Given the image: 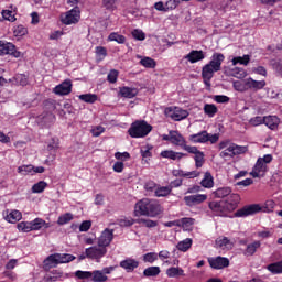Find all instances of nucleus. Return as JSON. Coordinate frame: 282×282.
<instances>
[{"mask_svg":"<svg viewBox=\"0 0 282 282\" xmlns=\"http://www.w3.org/2000/svg\"><path fill=\"white\" fill-rule=\"evenodd\" d=\"M162 140L170 141L172 145L181 149L186 144V139L178 131L171 130L170 134H163Z\"/></svg>","mask_w":282,"mask_h":282,"instance_id":"nucleus-8","label":"nucleus"},{"mask_svg":"<svg viewBox=\"0 0 282 282\" xmlns=\"http://www.w3.org/2000/svg\"><path fill=\"white\" fill-rule=\"evenodd\" d=\"M231 194V188L230 187H218L215 192H214V197L217 199H223L226 197H230Z\"/></svg>","mask_w":282,"mask_h":282,"instance_id":"nucleus-28","label":"nucleus"},{"mask_svg":"<svg viewBox=\"0 0 282 282\" xmlns=\"http://www.w3.org/2000/svg\"><path fill=\"white\" fill-rule=\"evenodd\" d=\"M251 62V57L249 55L243 56H235L231 59L232 66H237L238 64L242 66H248V64Z\"/></svg>","mask_w":282,"mask_h":282,"instance_id":"nucleus-34","label":"nucleus"},{"mask_svg":"<svg viewBox=\"0 0 282 282\" xmlns=\"http://www.w3.org/2000/svg\"><path fill=\"white\" fill-rule=\"evenodd\" d=\"M102 8L108 12H113L117 10V0H102Z\"/></svg>","mask_w":282,"mask_h":282,"instance_id":"nucleus-53","label":"nucleus"},{"mask_svg":"<svg viewBox=\"0 0 282 282\" xmlns=\"http://www.w3.org/2000/svg\"><path fill=\"white\" fill-rule=\"evenodd\" d=\"M208 263H209V267H212L214 270H221L230 265L229 259L220 256L208 259Z\"/></svg>","mask_w":282,"mask_h":282,"instance_id":"nucleus-14","label":"nucleus"},{"mask_svg":"<svg viewBox=\"0 0 282 282\" xmlns=\"http://www.w3.org/2000/svg\"><path fill=\"white\" fill-rule=\"evenodd\" d=\"M265 173H268V165L261 162V160H257L253 171L250 172L251 177H264Z\"/></svg>","mask_w":282,"mask_h":282,"instance_id":"nucleus-16","label":"nucleus"},{"mask_svg":"<svg viewBox=\"0 0 282 282\" xmlns=\"http://www.w3.org/2000/svg\"><path fill=\"white\" fill-rule=\"evenodd\" d=\"M28 34V29L23 24H18L13 28L14 36H25Z\"/></svg>","mask_w":282,"mask_h":282,"instance_id":"nucleus-54","label":"nucleus"},{"mask_svg":"<svg viewBox=\"0 0 282 282\" xmlns=\"http://www.w3.org/2000/svg\"><path fill=\"white\" fill-rule=\"evenodd\" d=\"M2 17L6 21H9L11 23H14L17 21V18L14 14H12V11L10 10H3L2 11Z\"/></svg>","mask_w":282,"mask_h":282,"instance_id":"nucleus-60","label":"nucleus"},{"mask_svg":"<svg viewBox=\"0 0 282 282\" xmlns=\"http://www.w3.org/2000/svg\"><path fill=\"white\" fill-rule=\"evenodd\" d=\"M214 100L217 102V104H229L230 101V98L225 96V95H216L214 97Z\"/></svg>","mask_w":282,"mask_h":282,"instance_id":"nucleus-64","label":"nucleus"},{"mask_svg":"<svg viewBox=\"0 0 282 282\" xmlns=\"http://www.w3.org/2000/svg\"><path fill=\"white\" fill-rule=\"evenodd\" d=\"M226 59V56L221 53H214L212 61H209L204 67L203 73L215 74L221 70V64Z\"/></svg>","mask_w":282,"mask_h":282,"instance_id":"nucleus-4","label":"nucleus"},{"mask_svg":"<svg viewBox=\"0 0 282 282\" xmlns=\"http://www.w3.org/2000/svg\"><path fill=\"white\" fill-rule=\"evenodd\" d=\"M23 215L18 209H13L11 212L6 210L4 220L10 224H15L21 220Z\"/></svg>","mask_w":282,"mask_h":282,"instance_id":"nucleus-22","label":"nucleus"},{"mask_svg":"<svg viewBox=\"0 0 282 282\" xmlns=\"http://www.w3.org/2000/svg\"><path fill=\"white\" fill-rule=\"evenodd\" d=\"M74 276L79 281H91L93 272L91 271H83L77 270L74 272Z\"/></svg>","mask_w":282,"mask_h":282,"instance_id":"nucleus-35","label":"nucleus"},{"mask_svg":"<svg viewBox=\"0 0 282 282\" xmlns=\"http://www.w3.org/2000/svg\"><path fill=\"white\" fill-rule=\"evenodd\" d=\"M0 53L2 55H11L14 58L21 57V52L17 50V46L11 42L0 41Z\"/></svg>","mask_w":282,"mask_h":282,"instance_id":"nucleus-10","label":"nucleus"},{"mask_svg":"<svg viewBox=\"0 0 282 282\" xmlns=\"http://www.w3.org/2000/svg\"><path fill=\"white\" fill-rule=\"evenodd\" d=\"M172 175L174 177H188V178H194V177H199L200 172L192 171V172H184L182 170H173Z\"/></svg>","mask_w":282,"mask_h":282,"instance_id":"nucleus-27","label":"nucleus"},{"mask_svg":"<svg viewBox=\"0 0 282 282\" xmlns=\"http://www.w3.org/2000/svg\"><path fill=\"white\" fill-rule=\"evenodd\" d=\"M82 19V11L78 7H74L70 11H66L64 14L61 15V22L64 25H72L79 23Z\"/></svg>","mask_w":282,"mask_h":282,"instance_id":"nucleus-6","label":"nucleus"},{"mask_svg":"<svg viewBox=\"0 0 282 282\" xmlns=\"http://www.w3.org/2000/svg\"><path fill=\"white\" fill-rule=\"evenodd\" d=\"M206 199H208L207 194H193V195H187L183 197V202L185 206H188V207L202 205Z\"/></svg>","mask_w":282,"mask_h":282,"instance_id":"nucleus-11","label":"nucleus"},{"mask_svg":"<svg viewBox=\"0 0 282 282\" xmlns=\"http://www.w3.org/2000/svg\"><path fill=\"white\" fill-rule=\"evenodd\" d=\"M108 249L107 247H88L86 248V257L87 259L95 260L97 263L107 256Z\"/></svg>","mask_w":282,"mask_h":282,"instance_id":"nucleus-7","label":"nucleus"},{"mask_svg":"<svg viewBox=\"0 0 282 282\" xmlns=\"http://www.w3.org/2000/svg\"><path fill=\"white\" fill-rule=\"evenodd\" d=\"M108 42H116L119 45H124L127 42V37L122 34H119L117 32H112L110 33V35H108L107 37Z\"/></svg>","mask_w":282,"mask_h":282,"instance_id":"nucleus-29","label":"nucleus"},{"mask_svg":"<svg viewBox=\"0 0 282 282\" xmlns=\"http://www.w3.org/2000/svg\"><path fill=\"white\" fill-rule=\"evenodd\" d=\"M224 74L229 77H235L236 79H243L247 77V70L245 68H229L225 67L224 68Z\"/></svg>","mask_w":282,"mask_h":282,"instance_id":"nucleus-17","label":"nucleus"},{"mask_svg":"<svg viewBox=\"0 0 282 282\" xmlns=\"http://www.w3.org/2000/svg\"><path fill=\"white\" fill-rule=\"evenodd\" d=\"M204 112L208 118H214L218 113V107L213 104H206L204 106Z\"/></svg>","mask_w":282,"mask_h":282,"instance_id":"nucleus-42","label":"nucleus"},{"mask_svg":"<svg viewBox=\"0 0 282 282\" xmlns=\"http://www.w3.org/2000/svg\"><path fill=\"white\" fill-rule=\"evenodd\" d=\"M153 130V127L144 121H133L128 130L129 135L132 139H142L149 135Z\"/></svg>","mask_w":282,"mask_h":282,"instance_id":"nucleus-3","label":"nucleus"},{"mask_svg":"<svg viewBox=\"0 0 282 282\" xmlns=\"http://www.w3.org/2000/svg\"><path fill=\"white\" fill-rule=\"evenodd\" d=\"M120 95L121 97L131 99L138 96V90L135 88H130L128 86H123L120 88Z\"/></svg>","mask_w":282,"mask_h":282,"instance_id":"nucleus-31","label":"nucleus"},{"mask_svg":"<svg viewBox=\"0 0 282 282\" xmlns=\"http://www.w3.org/2000/svg\"><path fill=\"white\" fill-rule=\"evenodd\" d=\"M215 248L218 250L229 251L235 248V242H232L231 239L226 236H220L215 240Z\"/></svg>","mask_w":282,"mask_h":282,"instance_id":"nucleus-13","label":"nucleus"},{"mask_svg":"<svg viewBox=\"0 0 282 282\" xmlns=\"http://www.w3.org/2000/svg\"><path fill=\"white\" fill-rule=\"evenodd\" d=\"M247 90L259 91L267 85L265 80H256L252 77L246 79Z\"/></svg>","mask_w":282,"mask_h":282,"instance_id":"nucleus-19","label":"nucleus"},{"mask_svg":"<svg viewBox=\"0 0 282 282\" xmlns=\"http://www.w3.org/2000/svg\"><path fill=\"white\" fill-rule=\"evenodd\" d=\"M55 254L57 256V261L59 264H67L76 259V257L70 253H55Z\"/></svg>","mask_w":282,"mask_h":282,"instance_id":"nucleus-33","label":"nucleus"},{"mask_svg":"<svg viewBox=\"0 0 282 282\" xmlns=\"http://www.w3.org/2000/svg\"><path fill=\"white\" fill-rule=\"evenodd\" d=\"M263 124H265L271 130H275L279 126V119L278 117H273V116L264 117Z\"/></svg>","mask_w":282,"mask_h":282,"instance_id":"nucleus-41","label":"nucleus"},{"mask_svg":"<svg viewBox=\"0 0 282 282\" xmlns=\"http://www.w3.org/2000/svg\"><path fill=\"white\" fill-rule=\"evenodd\" d=\"M161 156L163 159L172 160V161H180L182 158L186 156L183 152H176L174 150H163L161 152Z\"/></svg>","mask_w":282,"mask_h":282,"instance_id":"nucleus-21","label":"nucleus"},{"mask_svg":"<svg viewBox=\"0 0 282 282\" xmlns=\"http://www.w3.org/2000/svg\"><path fill=\"white\" fill-rule=\"evenodd\" d=\"M72 80L70 79H65L62 84H58L55 86L53 89V93L56 96H68L72 93Z\"/></svg>","mask_w":282,"mask_h":282,"instance_id":"nucleus-12","label":"nucleus"},{"mask_svg":"<svg viewBox=\"0 0 282 282\" xmlns=\"http://www.w3.org/2000/svg\"><path fill=\"white\" fill-rule=\"evenodd\" d=\"M164 115L166 118H171L172 120H174L176 122L182 121L189 116L187 110H184L177 106L166 107L164 110Z\"/></svg>","mask_w":282,"mask_h":282,"instance_id":"nucleus-5","label":"nucleus"},{"mask_svg":"<svg viewBox=\"0 0 282 282\" xmlns=\"http://www.w3.org/2000/svg\"><path fill=\"white\" fill-rule=\"evenodd\" d=\"M131 35L137 41H144L145 40V33L142 30L135 29L131 32Z\"/></svg>","mask_w":282,"mask_h":282,"instance_id":"nucleus-59","label":"nucleus"},{"mask_svg":"<svg viewBox=\"0 0 282 282\" xmlns=\"http://www.w3.org/2000/svg\"><path fill=\"white\" fill-rule=\"evenodd\" d=\"M240 197L239 194H231L227 197V200L220 202H209L208 208L212 210L213 215L216 217H226L229 213L235 212L238 207Z\"/></svg>","mask_w":282,"mask_h":282,"instance_id":"nucleus-2","label":"nucleus"},{"mask_svg":"<svg viewBox=\"0 0 282 282\" xmlns=\"http://www.w3.org/2000/svg\"><path fill=\"white\" fill-rule=\"evenodd\" d=\"M161 273L160 267H149L144 270L143 274L145 278H155Z\"/></svg>","mask_w":282,"mask_h":282,"instance_id":"nucleus-45","label":"nucleus"},{"mask_svg":"<svg viewBox=\"0 0 282 282\" xmlns=\"http://www.w3.org/2000/svg\"><path fill=\"white\" fill-rule=\"evenodd\" d=\"M200 76L203 77L205 85H206L207 87H210V86H212L210 82H212V79H213V77H214V74H213V73H205V72H202V73H200Z\"/></svg>","mask_w":282,"mask_h":282,"instance_id":"nucleus-62","label":"nucleus"},{"mask_svg":"<svg viewBox=\"0 0 282 282\" xmlns=\"http://www.w3.org/2000/svg\"><path fill=\"white\" fill-rule=\"evenodd\" d=\"M139 265V262L133 259L122 260L120 262V267L126 270V272L130 273L133 272Z\"/></svg>","mask_w":282,"mask_h":282,"instance_id":"nucleus-25","label":"nucleus"},{"mask_svg":"<svg viewBox=\"0 0 282 282\" xmlns=\"http://www.w3.org/2000/svg\"><path fill=\"white\" fill-rule=\"evenodd\" d=\"M139 64L150 69H154L155 67H158V62H155L152 57H149V56L141 58Z\"/></svg>","mask_w":282,"mask_h":282,"instance_id":"nucleus-38","label":"nucleus"},{"mask_svg":"<svg viewBox=\"0 0 282 282\" xmlns=\"http://www.w3.org/2000/svg\"><path fill=\"white\" fill-rule=\"evenodd\" d=\"M105 281H108V276L106 274H104L102 271L95 270L93 272V276L90 279V282H105Z\"/></svg>","mask_w":282,"mask_h":282,"instance_id":"nucleus-44","label":"nucleus"},{"mask_svg":"<svg viewBox=\"0 0 282 282\" xmlns=\"http://www.w3.org/2000/svg\"><path fill=\"white\" fill-rule=\"evenodd\" d=\"M234 89L239 91V93H243V91L248 90L247 82L243 80V84L240 83V82H234Z\"/></svg>","mask_w":282,"mask_h":282,"instance_id":"nucleus-61","label":"nucleus"},{"mask_svg":"<svg viewBox=\"0 0 282 282\" xmlns=\"http://www.w3.org/2000/svg\"><path fill=\"white\" fill-rule=\"evenodd\" d=\"M134 223H137V220H134L133 218H128V217L117 219V225H119L121 228H129V227L133 226Z\"/></svg>","mask_w":282,"mask_h":282,"instance_id":"nucleus-48","label":"nucleus"},{"mask_svg":"<svg viewBox=\"0 0 282 282\" xmlns=\"http://www.w3.org/2000/svg\"><path fill=\"white\" fill-rule=\"evenodd\" d=\"M164 212L162 205L154 199L143 198L135 204L133 216L156 218Z\"/></svg>","mask_w":282,"mask_h":282,"instance_id":"nucleus-1","label":"nucleus"},{"mask_svg":"<svg viewBox=\"0 0 282 282\" xmlns=\"http://www.w3.org/2000/svg\"><path fill=\"white\" fill-rule=\"evenodd\" d=\"M261 248V241L256 240L247 246L246 251H243V256L246 257H253L257 250Z\"/></svg>","mask_w":282,"mask_h":282,"instance_id":"nucleus-26","label":"nucleus"},{"mask_svg":"<svg viewBox=\"0 0 282 282\" xmlns=\"http://www.w3.org/2000/svg\"><path fill=\"white\" fill-rule=\"evenodd\" d=\"M261 209L262 208L259 204H251V205L242 207L241 209L236 210L234 216L236 218H243V217L259 214L261 212Z\"/></svg>","mask_w":282,"mask_h":282,"instance_id":"nucleus-9","label":"nucleus"},{"mask_svg":"<svg viewBox=\"0 0 282 282\" xmlns=\"http://www.w3.org/2000/svg\"><path fill=\"white\" fill-rule=\"evenodd\" d=\"M155 196L158 198H161V197H167L171 193H172V189L170 186H166V187H156L155 189Z\"/></svg>","mask_w":282,"mask_h":282,"instance_id":"nucleus-50","label":"nucleus"},{"mask_svg":"<svg viewBox=\"0 0 282 282\" xmlns=\"http://www.w3.org/2000/svg\"><path fill=\"white\" fill-rule=\"evenodd\" d=\"M72 220H74V215L70 213H65L64 215L59 216V218H57V225L64 226Z\"/></svg>","mask_w":282,"mask_h":282,"instance_id":"nucleus-51","label":"nucleus"},{"mask_svg":"<svg viewBox=\"0 0 282 282\" xmlns=\"http://www.w3.org/2000/svg\"><path fill=\"white\" fill-rule=\"evenodd\" d=\"M200 186L210 189L214 187V177L210 172H205L203 181H200Z\"/></svg>","mask_w":282,"mask_h":282,"instance_id":"nucleus-32","label":"nucleus"},{"mask_svg":"<svg viewBox=\"0 0 282 282\" xmlns=\"http://www.w3.org/2000/svg\"><path fill=\"white\" fill-rule=\"evenodd\" d=\"M250 126H262L264 124V117H261V116H257V117H253L250 119L249 121Z\"/></svg>","mask_w":282,"mask_h":282,"instance_id":"nucleus-63","label":"nucleus"},{"mask_svg":"<svg viewBox=\"0 0 282 282\" xmlns=\"http://www.w3.org/2000/svg\"><path fill=\"white\" fill-rule=\"evenodd\" d=\"M267 270L272 274H282V260L268 264Z\"/></svg>","mask_w":282,"mask_h":282,"instance_id":"nucleus-36","label":"nucleus"},{"mask_svg":"<svg viewBox=\"0 0 282 282\" xmlns=\"http://www.w3.org/2000/svg\"><path fill=\"white\" fill-rule=\"evenodd\" d=\"M78 98L86 104H95L98 100V96L95 94H82Z\"/></svg>","mask_w":282,"mask_h":282,"instance_id":"nucleus-46","label":"nucleus"},{"mask_svg":"<svg viewBox=\"0 0 282 282\" xmlns=\"http://www.w3.org/2000/svg\"><path fill=\"white\" fill-rule=\"evenodd\" d=\"M18 229H19L20 232H24V234L34 231L33 228H32L31 221L19 223L18 224Z\"/></svg>","mask_w":282,"mask_h":282,"instance_id":"nucleus-52","label":"nucleus"},{"mask_svg":"<svg viewBox=\"0 0 282 282\" xmlns=\"http://www.w3.org/2000/svg\"><path fill=\"white\" fill-rule=\"evenodd\" d=\"M195 165L196 169H202L205 163V154L204 152H199L198 154H195Z\"/></svg>","mask_w":282,"mask_h":282,"instance_id":"nucleus-55","label":"nucleus"},{"mask_svg":"<svg viewBox=\"0 0 282 282\" xmlns=\"http://www.w3.org/2000/svg\"><path fill=\"white\" fill-rule=\"evenodd\" d=\"M166 276L170 279H175L178 276H185L184 269L172 267L170 269H166Z\"/></svg>","mask_w":282,"mask_h":282,"instance_id":"nucleus-30","label":"nucleus"},{"mask_svg":"<svg viewBox=\"0 0 282 282\" xmlns=\"http://www.w3.org/2000/svg\"><path fill=\"white\" fill-rule=\"evenodd\" d=\"M189 141L193 143L205 144L208 142V131L203 130L199 133L189 135Z\"/></svg>","mask_w":282,"mask_h":282,"instance_id":"nucleus-23","label":"nucleus"},{"mask_svg":"<svg viewBox=\"0 0 282 282\" xmlns=\"http://www.w3.org/2000/svg\"><path fill=\"white\" fill-rule=\"evenodd\" d=\"M205 58L203 50H192L188 54L184 55V59H187L191 64H196Z\"/></svg>","mask_w":282,"mask_h":282,"instance_id":"nucleus-18","label":"nucleus"},{"mask_svg":"<svg viewBox=\"0 0 282 282\" xmlns=\"http://www.w3.org/2000/svg\"><path fill=\"white\" fill-rule=\"evenodd\" d=\"M95 53L97 62H101L108 56V50L105 46H96Z\"/></svg>","mask_w":282,"mask_h":282,"instance_id":"nucleus-43","label":"nucleus"},{"mask_svg":"<svg viewBox=\"0 0 282 282\" xmlns=\"http://www.w3.org/2000/svg\"><path fill=\"white\" fill-rule=\"evenodd\" d=\"M31 227L33 228V231L41 230V228H50V224L45 223L44 219L37 217L33 221H30Z\"/></svg>","mask_w":282,"mask_h":282,"instance_id":"nucleus-37","label":"nucleus"},{"mask_svg":"<svg viewBox=\"0 0 282 282\" xmlns=\"http://www.w3.org/2000/svg\"><path fill=\"white\" fill-rule=\"evenodd\" d=\"M113 239V230L106 228L102 232L101 236L98 238V246L107 248L110 246Z\"/></svg>","mask_w":282,"mask_h":282,"instance_id":"nucleus-15","label":"nucleus"},{"mask_svg":"<svg viewBox=\"0 0 282 282\" xmlns=\"http://www.w3.org/2000/svg\"><path fill=\"white\" fill-rule=\"evenodd\" d=\"M178 221H180V227H182L184 229H189L195 224V219L192 217H183V218L178 219Z\"/></svg>","mask_w":282,"mask_h":282,"instance_id":"nucleus-47","label":"nucleus"},{"mask_svg":"<svg viewBox=\"0 0 282 282\" xmlns=\"http://www.w3.org/2000/svg\"><path fill=\"white\" fill-rule=\"evenodd\" d=\"M119 77V72L117 69H111L107 75V82L110 84H116Z\"/></svg>","mask_w":282,"mask_h":282,"instance_id":"nucleus-56","label":"nucleus"},{"mask_svg":"<svg viewBox=\"0 0 282 282\" xmlns=\"http://www.w3.org/2000/svg\"><path fill=\"white\" fill-rule=\"evenodd\" d=\"M48 187V183L45 181H39L31 187V193L40 194L44 193V191Z\"/></svg>","mask_w":282,"mask_h":282,"instance_id":"nucleus-39","label":"nucleus"},{"mask_svg":"<svg viewBox=\"0 0 282 282\" xmlns=\"http://www.w3.org/2000/svg\"><path fill=\"white\" fill-rule=\"evenodd\" d=\"M57 257L58 256H56V253H52V254L47 256V258L43 262L45 271H48L52 268H55L56 265L59 264Z\"/></svg>","mask_w":282,"mask_h":282,"instance_id":"nucleus-24","label":"nucleus"},{"mask_svg":"<svg viewBox=\"0 0 282 282\" xmlns=\"http://www.w3.org/2000/svg\"><path fill=\"white\" fill-rule=\"evenodd\" d=\"M135 221L139 225H143L145 228H155L159 226L158 221L145 218H139Z\"/></svg>","mask_w":282,"mask_h":282,"instance_id":"nucleus-49","label":"nucleus"},{"mask_svg":"<svg viewBox=\"0 0 282 282\" xmlns=\"http://www.w3.org/2000/svg\"><path fill=\"white\" fill-rule=\"evenodd\" d=\"M227 151L231 153V158H235L236 155H243L248 152L247 145H238L236 143H231L229 148H227Z\"/></svg>","mask_w":282,"mask_h":282,"instance_id":"nucleus-20","label":"nucleus"},{"mask_svg":"<svg viewBox=\"0 0 282 282\" xmlns=\"http://www.w3.org/2000/svg\"><path fill=\"white\" fill-rule=\"evenodd\" d=\"M192 246H193V239L185 238L184 240L180 241L178 245H176V249H178L182 252H186L192 248Z\"/></svg>","mask_w":282,"mask_h":282,"instance_id":"nucleus-40","label":"nucleus"},{"mask_svg":"<svg viewBox=\"0 0 282 282\" xmlns=\"http://www.w3.org/2000/svg\"><path fill=\"white\" fill-rule=\"evenodd\" d=\"M33 170H34V165H21L18 169V173L25 176L29 173H32Z\"/></svg>","mask_w":282,"mask_h":282,"instance_id":"nucleus-57","label":"nucleus"},{"mask_svg":"<svg viewBox=\"0 0 282 282\" xmlns=\"http://www.w3.org/2000/svg\"><path fill=\"white\" fill-rule=\"evenodd\" d=\"M144 262L154 263L159 260V254L154 252L145 253L143 257Z\"/></svg>","mask_w":282,"mask_h":282,"instance_id":"nucleus-58","label":"nucleus"}]
</instances>
